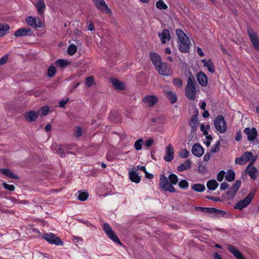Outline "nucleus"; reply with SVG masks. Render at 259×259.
Wrapping results in <instances>:
<instances>
[{
	"instance_id": "1",
	"label": "nucleus",
	"mask_w": 259,
	"mask_h": 259,
	"mask_svg": "<svg viewBox=\"0 0 259 259\" xmlns=\"http://www.w3.org/2000/svg\"><path fill=\"white\" fill-rule=\"evenodd\" d=\"M178 181V177L176 174H170L168 178L164 174H161L160 175L159 186L164 191L178 192L173 185H176Z\"/></svg>"
},
{
	"instance_id": "2",
	"label": "nucleus",
	"mask_w": 259,
	"mask_h": 259,
	"mask_svg": "<svg viewBox=\"0 0 259 259\" xmlns=\"http://www.w3.org/2000/svg\"><path fill=\"white\" fill-rule=\"evenodd\" d=\"M196 82L194 77H188L185 89V94L186 97L190 100H194L196 98Z\"/></svg>"
},
{
	"instance_id": "3",
	"label": "nucleus",
	"mask_w": 259,
	"mask_h": 259,
	"mask_svg": "<svg viewBox=\"0 0 259 259\" xmlns=\"http://www.w3.org/2000/svg\"><path fill=\"white\" fill-rule=\"evenodd\" d=\"M255 193V191L252 190L244 198L239 200L234 206L235 209H238L242 211L251 202Z\"/></svg>"
},
{
	"instance_id": "4",
	"label": "nucleus",
	"mask_w": 259,
	"mask_h": 259,
	"mask_svg": "<svg viewBox=\"0 0 259 259\" xmlns=\"http://www.w3.org/2000/svg\"><path fill=\"white\" fill-rule=\"evenodd\" d=\"M103 229L109 238L118 245L123 246V243L120 241L117 235L113 232L111 227L108 223H104Z\"/></svg>"
},
{
	"instance_id": "5",
	"label": "nucleus",
	"mask_w": 259,
	"mask_h": 259,
	"mask_svg": "<svg viewBox=\"0 0 259 259\" xmlns=\"http://www.w3.org/2000/svg\"><path fill=\"white\" fill-rule=\"evenodd\" d=\"M214 126L215 129L221 133H224L227 130V125L224 117L218 115L214 120Z\"/></svg>"
},
{
	"instance_id": "6",
	"label": "nucleus",
	"mask_w": 259,
	"mask_h": 259,
	"mask_svg": "<svg viewBox=\"0 0 259 259\" xmlns=\"http://www.w3.org/2000/svg\"><path fill=\"white\" fill-rule=\"evenodd\" d=\"M42 238L51 244H55L56 245H63V242L62 240L52 233L44 234Z\"/></svg>"
},
{
	"instance_id": "7",
	"label": "nucleus",
	"mask_w": 259,
	"mask_h": 259,
	"mask_svg": "<svg viewBox=\"0 0 259 259\" xmlns=\"http://www.w3.org/2000/svg\"><path fill=\"white\" fill-rule=\"evenodd\" d=\"M195 209L196 210H200L202 212L205 213L221 214L222 216H224L225 214H226V211L217 209L214 207H203L200 206H196L195 207Z\"/></svg>"
},
{
	"instance_id": "8",
	"label": "nucleus",
	"mask_w": 259,
	"mask_h": 259,
	"mask_svg": "<svg viewBox=\"0 0 259 259\" xmlns=\"http://www.w3.org/2000/svg\"><path fill=\"white\" fill-rule=\"evenodd\" d=\"M178 42L180 43L178 45V49L180 52L184 53H187L189 52L191 42L188 36L187 39L183 38L178 40Z\"/></svg>"
},
{
	"instance_id": "9",
	"label": "nucleus",
	"mask_w": 259,
	"mask_h": 259,
	"mask_svg": "<svg viewBox=\"0 0 259 259\" xmlns=\"http://www.w3.org/2000/svg\"><path fill=\"white\" fill-rule=\"evenodd\" d=\"M247 33L254 49L259 51V38L253 30L248 29Z\"/></svg>"
},
{
	"instance_id": "10",
	"label": "nucleus",
	"mask_w": 259,
	"mask_h": 259,
	"mask_svg": "<svg viewBox=\"0 0 259 259\" xmlns=\"http://www.w3.org/2000/svg\"><path fill=\"white\" fill-rule=\"evenodd\" d=\"M34 32L29 28H20L14 33L15 37H23L26 36H34Z\"/></svg>"
},
{
	"instance_id": "11",
	"label": "nucleus",
	"mask_w": 259,
	"mask_h": 259,
	"mask_svg": "<svg viewBox=\"0 0 259 259\" xmlns=\"http://www.w3.org/2000/svg\"><path fill=\"white\" fill-rule=\"evenodd\" d=\"M96 7L101 11H104L107 14L111 13V10L108 8L104 0H93Z\"/></svg>"
},
{
	"instance_id": "12",
	"label": "nucleus",
	"mask_w": 259,
	"mask_h": 259,
	"mask_svg": "<svg viewBox=\"0 0 259 259\" xmlns=\"http://www.w3.org/2000/svg\"><path fill=\"white\" fill-rule=\"evenodd\" d=\"M159 74L163 76H168L170 74V68H167V64L165 62H161L155 67Z\"/></svg>"
},
{
	"instance_id": "13",
	"label": "nucleus",
	"mask_w": 259,
	"mask_h": 259,
	"mask_svg": "<svg viewBox=\"0 0 259 259\" xmlns=\"http://www.w3.org/2000/svg\"><path fill=\"white\" fill-rule=\"evenodd\" d=\"M158 98L155 95H147L142 99V101L147 103L149 107H152L158 102Z\"/></svg>"
},
{
	"instance_id": "14",
	"label": "nucleus",
	"mask_w": 259,
	"mask_h": 259,
	"mask_svg": "<svg viewBox=\"0 0 259 259\" xmlns=\"http://www.w3.org/2000/svg\"><path fill=\"white\" fill-rule=\"evenodd\" d=\"M191 152L194 156L200 157L204 154V149L199 143H197L192 146Z\"/></svg>"
},
{
	"instance_id": "15",
	"label": "nucleus",
	"mask_w": 259,
	"mask_h": 259,
	"mask_svg": "<svg viewBox=\"0 0 259 259\" xmlns=\"http://www.w3.org/2000/svg\"><path fill=\"white\" fill-rule=\"evenodd\" d=\"M244 132L247 135V139L249 141H254L257 136V132L255 127L251 129L249 127H246Z\"/></svg>"
},
{
	"instance_id": "16",
	"label": "nucleus",
	"mask_w": 259,
	"mask_h": 259,
	"mask_svg": "<svg viewBox=\"0 0 259 259\" xmlns=\"http://www.w3.org/2000/svg\"><path fill=\"white\" fill-rule=\"evenodd\" d=\"M174 158V150L172 146L169 144L166 147V155L164 157V159L166 162H170Z\"/></svg>"
},
{
	"instance_id": "17",
	"label": "nucleus",
	"mask_w": 259,
	"mask_h": 259,
	"mask_svg": "<svg viewBox=\"0 0 259 259\" xmlns=\"http://www.w3.org/2000/svg\"><path fill=\"white\" fill-rule=\"evenodd\" d=\"M198 83L203 87H205L208 84L207 77L202 71H200L196 75Z\"/></svg>"
},
{
	"instance_id": "18",
	"label": "nucleus",
	"mask_w": 259,
	"mask_h": 259,
	"mask_svg": "<svg viewBox=\"0 0 259 259\" xmlns=\"http://www.w3.org/2000/svg\"><path fill=\"white\" fill-rule=\"evenodd\" d=\"M158 36L161 39V43L164 44L166 43V39L168 41L171 38L169 30L167 29H164L162 30V32H159Z\"/></svg>"
},
{
	"instance_id": "19",
	"label": "nucleus",
	"mask_w": 259,
	"mask_h": 259,
	"mask_svg": "<svg viewBox=\"0 0 259 259\" xmlns=\"http://www.w3.org/2000/svg\"><path fill=\"white\" fill-rule=\"evenodd\" d=\"M39 115L38 112H35V111L31 110L27 111L25 113L24 117L26 120L29 122H32L35 121Z\"/></svg>"
},
{
	"instance_id": "20",
	"label": "nucleus",
	"mask_w": 259,
	"mask_h": 259,
	"mask_svg": "<svg viewBox=\"0 0 259 259\" xmlns=\"http://www.w3.org/2000/svg\"><path fill=\"white\" fill-rule=\"evenodd\" d=\"M228 249L232 254L236 258V259H246L242 254L232 245L229 244Z\"/></svg>"
},
{
	"instance_id": "21",
	"label": "nucleus",
	"mask_w": 259,
	"mask_h": 259,
	"mask_svg": "<svg viewBox=\"0 0 259 259\" xmlns=\"http://www.w3.org/2000/svg\"><path fill=\"white\" fill-rule=\"evenodd\" d=\"M150 58L155 68L158 65L159 63L161 62V58L160 56L156 52H151L150 53Z\"/></svg>"
},
{
	"instance_id": "22",
	"label": "nucleus",
	"mask_w": 259,
	"mask_h": 259,
	"mask_svg": "<svg viewBox=\"0 0 259 259\" xmlns=\"http://www.w3.org/2000/svg\"><path fill=\"white\" fill-rule=\"evenodd\" d=\"M0 172L8 178L18 180L19 177L9 168H0Z\"/></svg>"
},
{
	"instance_id": "23",
	"label": "nucleus",
	"mask_w": 259,
	"mask_h": 259,
	"mask_svg": "<svg viewBox=\"0 0 259 259\" xmlns=\"http://www.w3.org/2000/svg\"><path fill=\"white\" fill-rule=\"evenodd\" d=\"M111 81L112 83L113 87L118 90H123L125 88V85L124 82L122 81L119 80L116 78H112Z\"/></svg>"
},
{
	"instance_id": "24",
	"label": "nucleus",
	"mask_w": 259,
	"mask_h": 259,
	"mask_svg": "<svg viewBox=\"0 0 259 259\" xmlns=\"http://www.w3.org/2000/svg\"><path fill=\"white\" fill-rule=\"evenodd\" d=\"M109 120L115 123H118L120 122V115L118 112L113 111H111L108 117Z\"/></svg>"
},
{
	"instance_id": "25",
	"label": "nucleus",
	"mask_w": 259,
	"mask_h": 259,
	"mask_svg": "<svg viewBox=\"0 0 259 259\" xmlns=\"http://www.w3.org/2000/svg\"><path fill=\"white\" fill-rule=\"evenodd\" d=\"M129 179L130 180L135 183H139L141 181V177L134 170L129 171Z\"/></svg>"
},
{
	"instance_id": "26",
	"label": "nucleus",
	"mask_w": 259,
	"mask_h": 259,
	"mask_svg": "<svg viewBox=\"0 0 259 259\" xmlns=\"http://www.w3.org/2000/svg\"><path fill=\"white\" fill-rule=\"evenodd\" d=\"M166 98L169 100L171 104L175 103L177 101V95L171 91H164Z\"/></svg>"
},
{
	"instance_id": "27",
	"label": "nucleus",
	"mask_w": 259,
	"mask_h": 259,
	"mask_svg": "<svg viewBox=\"0 0 259 259\" xmlns=\"http://www.w3.org/2000/svg\"><path fill=\"white\" fill-rule=\"evenodd\" d=\"M192 165L191 161L190 159H187L185 163L181 164L178 167L177 170L179 171H183L191 168Z\"/></svg>"
},
{
	"instance_id": "28",
	"label": "nucleus",
	"mask_w": 259,
	"mask_h": 259,
	"mask_svg": "<svg viewBox=\"0 0 259 259\" xmlns=\"http://www.w3.org/2000/svg\"><path fill=\"white\" fill-rule=\"evenodd\" d=\"M70 62L68 60L63 59H59L55 62V64L59 68H64L69 65Z\"/></svg>"
},
{
	"instance_id": "29",
	"label": "nucleus",
	"mask_w": 259,
	"mask_h": 259,
	"mask_svg": "<svg viewBox=\"0 0 259 259\" xmlns=\"http://www.w3.org/2000/svg\"><path fill=\"white\" fill-rule=\"evenodd\" d=\"M219 186V184L214 179H211L207 181L206 186L208 190L214 191Z\"/></svg>"
},
{
	"instance_id": "30",
	"label": "nucleus",
	"mask_w": 259,
	"mask_h": 259,
	"mask_svg": "<svg viewBox=\"0 0 259 259\" xmlns=\"http://www.w3.org/2000/svg\"><path fill=\"white\" fill-rule=\"evenodd\" d=\"M235 174L233 170L229 169L227 172V175L225 176V180L228 182H231L235 180Z\"/></svg>"
},
{
	"instance_id": "31",
	"label": "nucleus",
	"mask_w": 259,
	"mask_h": 259,
	"mask_svg": "<svg viewBox=\"0 0 259 259\" xmlns=\"http://www.w3.org/2000/svg\"><path fill=\"white\" fill-rule=\"evenodd\" d=\"M191 188L195 192H202L205 190L204 185L201 184H194L191 186Z\"/></svg>"
},
{
	"instance_id": "32",
	"label": "nucleus",
	"mask_w": 259,
	"mask_h": 259,
	"mask_svg": "<svg viewBox=\"0 0 259 259\" xmlns=\"http://www.w3.org/2000/svg\"><path fill=\"white\" fill-rule=\"evenodd\" d=\"M36 8L39 14H42L44 12V9L46 8L45 4L43 0H39L36 4Z\"/></svg>"
},
{
	"instance_id": "33",
	"label": "nucleus",
	"mask_w": 259,
	"mask_h": 259,
	"mask_svg": "<svg viewBox=\"0 0 259 259\" xmlns=\"http://www.w3.org/2000/svg\"><path fill=\"white\" fill-rule=\"evenodd\" d=\"M259 171L257 168L255 166H252L248 174L252 180H255L257 179V175Z\"/></svg>"
},
{
	"instance_id": "34",
	"label": "nucleus",
	"mask_w": 259,
	"mask_h": 259,
	"mask_svg": "<svg viewBox=\"0 0 259 259\" xmlns=\"http://www.w3.org/2000/svg\"><path fill=\"white\" fill-rule=\"evenodd\" d=\"M10 26L7 24H0V37L6 34L7 31L10 29Z\"/></svg>"
},
{
	"instance_id": "35",
	"label": "nucleus",
	"mask_w": 259,
	"mask_h": 259,
	"mask_svg": "<svg viewBox=\"0 0 259 259\" xmlns=\"http://www.w3.org/2000/svg\"><path fill=\"white\" fill-rule=\"evenodd\" d=\"M241 180H237L235 181V183L232 185L230 190L234 192V194H236L238 190H239V188L241 186Z\"/></svg>"
},
{
	"instance_id": "36",
	"label": "nucleus",
	"mask_w": 259,
	"mask_h": 259,
	"mask_svg": "<svg viewBox=\"0 0 259 259\" xmlns=\"http://www.w3.org/2000/svg\"><path fill=\"white\" fill-rule=\"evenodd\" d=\"M77 198L79 200L84 201L86 200L89 197L88 193L87 192H82L81 190L78 191Z\"/></svg>"
},
{
	"instance_id": "37",
	"label": "nucleus",
	"mask_w": 259,
	"mask_h": 259,
	"mask_svg": "<svg viewBox=\"0 0 259 259\" xmlns=\"http://www.w3.org/2000/svg\"><path fill=\"white\" fill-rule=\"evenodd\" d=\"M57 72L56 67L53 65H50L47 70V76L51 78L54 76Z\"/></svg>"
},
{
	"instance_id": "38",
	"label": "nucleus",
	"mask_w": 259,
	"mask_h": 259,
	"mask_svg": "<svg viewBox=\"0 0 259 259\" xmlns=\"http://www.w3.org/2000/svg\"><path fill=\"white\" fill-rule=\"evenodd\" d=\"M199 122L198 121V118L197 117L196 115H193L189 122V124L190 127H197V125L199 124Z\"/></svg>"
},
{
	"instance_id": "39",
	"label": "nucleus",
	"mask_w": 259,
	"mask_h": 259,
	"mask_svg": "<svg viewBox=\"0 0 259 259\" xmlns=\"http://www.w3.org/2000/svg\"><path fill=\"white\" fill-rule=\"evenodd\" d=\"M242 156L243 157L244 161H245L246 162L251 160V159L254 157L252 153L250 151H245L243 153Z\"/></svg>"
},
{
	"instance_id": "40",
	"label": "nucleus",
	"mask_w": 259,
	"mask_h": 259,
	"mask_svg": "<svg viewBox=\"0 0 259 259\" xmlns=\"http://www.w3.org/2000/svg\"><path fill=\"white\" fill-rule=\"evenodd\" d=\"M77 48L76 45L71 44L69 46L67 50V53L70 56L74 55L77 52Z\"/></svg>"
},
{
	"instance_id": "41",
	"label": "nucleus",
	"mask_w": 259,
	"mask_h": 259,
	"mask_svg": "<svg viewBox=\"0 0 259 259\" xmlns=\"http://www.w3.org/2000/svg\"><path fill=\"white\" fill-rule=\"evenodd\" d=\"M176 33L178 36V40H180L183 38L187 39V38H188V36L181 29H177L176 30Z\"/></svg>"
},
{
	"instance_id": "42",
	"label": "nucleus",
	"mask_w": 259,
	"mask_h": 259,
	"mask_svg": "<svg viewBox=\"0 0 259 259\" xmlns=\"http://www.w3.org/2000/svg\"><path fill=\"white\" fill-rule=\"evenodd\" d=\"M36 19L32 17V16H28L26 18V21L27 24L31 27H34V26L35 25Z\"/></svg>"
},
{
	"instance_id": "43",
	"label": "nucleus",
	"mask_w": 259,
	"mask_h": 259,
	"mask_svg": "<svg viewBox=\"0 0 259 259\" xmlns=\"http://www.w3.org/2000/svg\"><path fill=\"white\" fill-rule=\"evenodd\" d=\"M156 7L159 10H166L167 9V6L162 0H158L156 3Z\"/></svg>"
},
{
	"instance_id": "44",
	"label": "nucleus",
	"mask_w": 259,
	"mask_h": 259,
	"mask_svg": "<svg viewBox=\"0 0 259 259\" xmlns=\"http://www.w3.org/2000/svg\"><path fill=\"white\" fill-rule=\"evenodd\" d=\"M143 143V138H140L137 140L135 144H134V147L136 150L139 151L142 149V144Z\"/></svg>"
},
{
	"instance_id": "45",
	"label": "nucleus",
	"mask_w": 259,
	"mask_h": 259,
	"mask_svg": "<svg viewBox=\"0 0 259 259\" xmlns=\"http://www.w3.org/2000/svg\"><path fill=\"white\" fill-rule=\"evenodd\" d=\"M95 84L94 78L93 76H89L85 79V84L87 87H91Z\"/></svg>"
},
{
	"instance_id": "46",
	"label": "nucleus",
	"mask_w": 259,
	"mask_h": 259,
	"mask_svg": "<svg viewBox=\"0 0 259 259\" xmlns=\"http://www.w3.org/2000/svg\"><path fill=\"white\" fill-rule=\"evenodd\" d=\"M50 110V107L48 105L44 106L40 108V112L41 116L47 115Z\"/></svg>"
},
{
	"instance_id": "47",
	"label": "nucleus",
	"mask_w": 259,
	"mask_h": 259,
	"mask_svg": "<svg viewBox=\"0 0 259 259\" xmlns=\"http://www.w3.org/2000/svg\"><path fill=\"white\" fill-rule=\"evenodd\" d=\"M172 83L174 85L178 87L179 88H181L183 85L182 80L179 78H174L172 80Z\"/></svg>"
},
{
	"instance_id": "48",
	"label": "nucleus",
	"mask_w": 259,
	"mask_h": 259,
	"mask_svg": "<svg viewBox=\"0 0 259 259\" xmlns=\"http://www.w3.org/2000/svg\"><path fill=\"white\" fill-rule=\"evenodd\" d=\"M179 186L181 189H187L189 187V183L186 180H181L179 183Z\"/></svg>"
},
{
	"instance_id": "49",
	"label": "nucleus",
	"mask_w": 259,
	"mask_h": 259,
	"mask_svg": "<svg viewBox=\"0 0 259 259\" xmlns=\"http://www.w3.org/2000/svg\"><path fill=\"white\" fill-rule=\"evenodd\" d=\"M209 64L207 65V66H206L208 70L213 73L215 72V68L214 65L210 59L208 60Z\"/></svg>"
},
{
	"instance_id": "50",
	"label": "nucleus",
	"mask_w": 259,
	"mask_h": 259,
	"mask_svg": "<svg viewBox=\"0 0 259 259\" xmlns=\"http://www.w3.org/2000/svg\"><path fill=\"white\" fill-rule=\"evenodd\" d=\"M257 159V156H255L254 158H253L250 161V163L248 164L245 170L244 171H245L247 173H248V171L250 170V167L252 165H253L254 162H255L256 160Z\"/></svg>"
},
{
	"instance_id": "51",
	"label": "nucleus",
	"mask_w": 259,
	"mask_h": 259,
	"mask_svg": "<svg viewBox=\"0 0 259 259\" xmlns=\"http://www.w3.org/2000/svg\"><path fill=\"white\" fill-rule=\"evenodd\" d=\"M197 171L200 174H204L207 171V170L205 166H203L201 165V163H200Z\"/></svg>"
},
{
	"instance_id": "52",
	"label": "nucleus",
	"mask_w": 259,
	"mask_h": 259,
	"mask_svg": "<svg viewBox=\"0 0 259 259\" xmlns=\"http://www.w3.org/2000/svg\"><path fill=\"white\" fill-rule=\"evenodd\" d=\"M3 186L5 189L9 191H13L15 188L13 185H9L5 182L3 183Z\"/></svg>"
},
{
	"instance_id": "53",
	"label": "nucleus",
	"mask_w": 259,
	"mask_h": 259,
	"mask_svg": "<svg viewBox=\"0 0 259 259\" xmlns=\"http://www.w3.org/2000/svg\"><path fill=\"white\" fill-rule=\"evenodd\" d=\"M225 171L224 170H221L217 175V179L219 182H222L224 179Z\"/></svg>"
},
{
	"instance_id": "54",
	"label": "nucleus",
	"mask_w": 259,
	"mask_h": 259,
	"mask_svg": "<svg viewBox=\"0 0 259 259\" xmlns=\"http://www.w3.org/2000/svg\"><path fill=\"white\" fill-rule=\"evenodd\" d=\"M82 134V127L80 126H76L75 132V136L76 137H80Z\"/></svg>"
},
{
	"instance_id": "55",
	"label": "nucleus",
	"mask_w": 259,
	"mask_h": 259,
	"mask_svg": "<svg viewBox=\"0 0 259 259\" xmlns=\"http://www.w3.org/2000/svg\"><path fill=\"white\" fill-rule=\"evenodd\" d=\"M235 163L236 164H238L239 165H244L247 162H245V161H244V159L243 158V157H242V156L241 155L240 157H239V158H236V160H235Z\"/></svg>"
},
{
	"instance_id": "56",
	"label": "nucleus",
	"mask_w": 259,
	"mask_h": 259,
	"mask_svg": "<svg viewBox=\"0 0 259 259\" xmlns=\"http://www.w3.org/2000/svg\"><path fill=\"white\" fill-rule=\"evenodd\" d=\"M189 154V151L186 149H184L180 152V156L183 158H186L188 157Z\"/></svg>"
},
{
	"instance_id": "57",
	"label": "nucleus",
	"mask_w": 259,
	"mask_h": 259,
	"mask_svg": "<svg viewBox=\"0 0 259 259\" xmlns=\"http://www.w3.org/2000/svg\"><path fill=\"white\" fill-rule=\"evenodd\" d=\"M236 194H234V192L231 190H228L226 192V195H227L228 196V199H229V200L232 199L233 198H234L235 197Z\"/></svg>"
},
{
	"instance_id": "58",
	"label": "nucleus",
	"mask_w": 259,
	"mask_h": 259,
	"mask_svg": "<svg viewBox=\"0 0 259 259\" xmlns=\"http://www.w3.org/2000/svg\"><path fill=\"white\" fill-rule=\"evenodd\" d=\"M57 153L60 155L61 157H64L65 156V152L63 149L58 147L57 149H56Z\"/></svg>"
},
{
	"instance_id": "59",
	"label": "nucleus",
	"mask_w": 259,
	"mask_h": 259,
	"mask_svg": "<svg viewBox=\"0 0 259 259\" xmlns=\"http://www.w3.org/2000/svg\"><path fill=\"white\" fill-rule=\"evenodd\" d=\"M9 55L7 54L0 59V65H3L8 61Z\"/></svg>"
},
{
	"instance_id": "60",
	"label": "nucleus",
	"mask_w": 259,
	"mask_h": 259,
	"mask_svg": "<svg viewBox=\"0 0 259 259\" xmlns=\"http://www.w3.org/2000/svg\"><path fill=\"white\" fill-rule=\"evenodd\" d=\"M69 98H67L65 100H61L59 103V106L61 108L65 107L66 104L69 102Z\"/></svg>"
},
{
	"instance_id": "61",
	"label": "nucleus",
	"mask_w": 259,
	"mask_h": 259,
	"mask_svg": "<svg viewBox=\"0 0 259 259\" xmlns=\"http://www.w3.org/2000/svg\"><path fill=\"white\" fill-rule=\"evenodd\" d=\"M154 141L153 139L151 138L146 141L145 143V146L147 147H151L154 144Z\"/></svg>"
},
{
	"instance_id": "62",
	"label": "nucleus",
	"mask_w": 259,
	"mask_h": 259,
	"mask_svg": "<svg viewBox=\"0 0 259 259\" xmlns=\"http://www.w3.org/2000/svg\"><path fill=\"white\" fill-rule=\"evenodd\" d=\"M197 127H191L190 135L192 136V138L194 136H196V131Z\"/></svg>"
},
{
	"instance_id": "63",
	"label": "nucleus",
	"mask_w": 259,
	"mask_h": 259,
	"mask_svg": "<svg viewBox=\"0 0 259 259\" xmlns=\"http://www.w3.org/2000/svg\"><path fill=\"white\" fill-rule=\"evenodd\" d=\"M42 25V22L38 18H37V19H36V22H35V25L34 26V28H41Z\"/></svg>"
},
{
	"instance_id": "64",
	"label": "nucleus",
	"mask_w": 259,
	"mask_h": 259,
	"mask_svg": "<svg viewBox=\"0 0 259 259\" xmlns=\"http://www.w3.org/2000/svg\"><path fill=\"white\" fill-rule=\"evenodd\" d=\"M229 187V185L227 182L221 184L220 189L221 190H225Z\"/></svg>"
}]
</instances>
